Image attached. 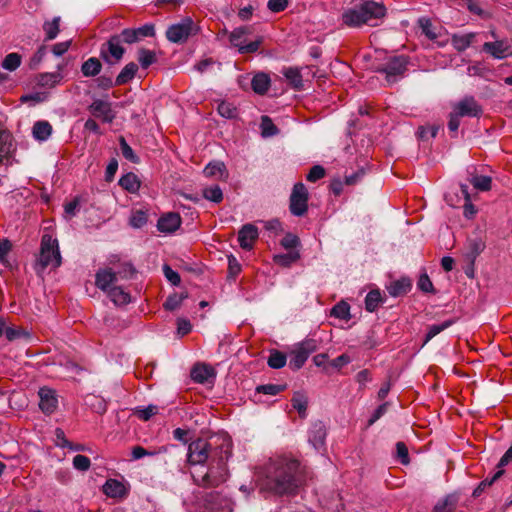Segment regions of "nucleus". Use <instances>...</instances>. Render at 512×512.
<instances>
[{
	"instance_id": "c03bdc74",
	"label": "nucleus",
	"mask_w": 512,
	"mask_h": 512,
	"mask_svg": "<svg viewBox=\"0 0 512 512\" xmlns=\"http://www.w3.org/2000/svg\"><path fill=\"white\" fill-rule=\"evenodd\" d=\"M59 22L60 17H55L52 21L44 23L43 29L46 33V39L52 40L56 38L59 33Z\"/></svg>"
},
{
	"instance_id": "8fccbe9b",
	"label": "nucleus",
	"mask_w": 512,
	"mask_h": 512,
	"mask_svg": "<svg viewBox=\"0 0 512 512\" xmlns=\"http://www.w3.org/2000/svg\"><path fill=\"white\" fill-rule=\"evenodd\" d=\"M419 25L422 30V33L425 34L429 39H436L437 33L435 32V28L433 27L431 21L426 18H421L419 20Z\"/></svg>"
},
{
	"instance_id": "0e129e2a",
	"label": "nucleus",
	"mask_w": 512,
	"mask_h": 512,
	"mask_svg": "<svg viewBox=\"0 0 512 512\" xmlns=\"http://www.w3.org/2000/svg\"><path fill=\"white\" fill-rule=\"evenodd\" d=\"M163 272L167 280L173 285H178L180 283L181 279L179 274L168 265L163 266Z\"/></svg>"
},
{
	"instance_id": "c85d7f7f",
	"label": "nucleus",
	"mask_w": 512,
	"mask_h": 512,
	"mask_svg": "<svg viewBox=\"0 0 512 512\" xmlns=\"http://www.w3.org/2000/svg\"><path fill=\"white\" fill-rule=\"evenodd\" d=\"M102 64L99 59L91 57L86 60L81 67V71L86 77H93L100 73Z\"/></svg>"
},
{
	"instance_id": "412c9836",
	"label": "nucleus",
	"mask_w": 512,
	"mask_h": 512,
	"mask_svg": "<svg viewBox=\"0 0 512 512\" xmlns=\"http://www.w3.org/2000/svg\"><path fill=\"white\" fill-rule=\"evenodd\" d=\"M15 150V145L9 130H0V163L7 159Z\"/></svg>"
},
{
	"instance_id": "3c124183",
	"label": "nucleus",
	"mask_w": 512,
	"mask_h": 512,
	"mask_svg": "<svg viewBox=\"0 0 512 512\" xmlns=\"http://www.w3.org/2000/svg\"><path fill=\"white\" fill-rule=\"evenodd\" d=\"M146 222V213L141 210L135 211L130 217V225L134 228H141L146 224Z\"/></svg>"
},
{
	"instance_id": "864d4df0",
	"label": "nucleus",
	"mask_w": 512,
	"mask_h": 512,
	"mask_svg": "<svg viewBox=\"0 0 512 512\" xmlns=\"http://www.w3.org/2000/svg\"><path fill=\"white\" fill-rule=\"evenodd\" d=\"M218 112L219 114L227 119L233 118L236 116V108L228 103V102H222L218 105Z\"/></svg>"
},
{
	"instance_id": "e433bc0d",
	"label": "nucleus",
	"mask_w": 512,
	"mask_h": 512,
	"mask_svg": "<svg viewBox=\"0 0 512 512\" xmlns=\"http://www.w3.org/2000/svg\"><path fill=\"white\" fill-rule=\"evenodd\" d=\"M382 301L381 293L378 290L370 291L365 298V308L369 312H374Z\"/></svg>"
},
{
	"instance_id": "423d86ee",
	"label": "nucleus",
	"mask_w": 512,
	"mask_h": 512,
	"mask_svg": "<svg viewBox=\"0 0 512 512\" xmlns=\"http://www.w3.org/2000/svg\"><path fill=\"white\" fill-rule=\"evenodd\" d=\"M481 113L482 109L477 101L473 97H465L454 104L448 128H458L460 125L459 117H477Z\"/></svg>"
},
{
	"instance_id": "a211bd4d",
	"label": "nucleus",
	"mask_w": 512,
	"mask_h": 512,
	"mask_svg": "<svg viewBox=\"0 0 512 512\" xmlns=\"http://www.w3.org/2000/svg\"><path fill=\"white\" fill-rule=\"evenodd\" d=\"M406 64V59L403 56L394 57L382 68V71L386 73L388 81H394L395 77L404 73Z\"/></svg>"
},
{
	"instance_id": "79ce46f5",
	"label": "nucleus",
	"mask_w": 512,
	"mask_h": 512,
	"mask_svg": "<svg viewBox=\"0 0 512 512\" xmlns=\"http://www.w3.org/2000/svg\"><path fill=\"white\" fill-rule=\"evenodd\" d=\"M186 297H187V295H185L183 293H181V294L174 293L166 299L163 306L166 310H170V311L176 310L177 308H179L181 306L183 300Z\"/></svg>"
},
{
	"instance_id": "f3484780",
	"label": "nucleus",
	"mask_w": 512,
	"mask_h": 512,
	"mask_svg": "<svg viewBox=\"0 0 512 512\" xmlns=\"http://www.w3.org/2000/svg\"><path fill=\"white\" fill-rule=\"evenodd\" d=\"M181 225V217L178 213L169 212L161 216L157 223V228L162 233H173Z\"/></svg>"
},
{
	"instance_id": "f704fd0d",
	"label": "nucleus",
	"mask_w": 512,
	"mask_h": 512,
	"mask_svg": "<svg viewBox=\"0 0 512 512\" xmlns=\"http://www.w3.org/2000/svg\"><path fill=\"white\" fill-rule=\"evenodd\" d=\"M474 37V33H469L465 35H454L452 38L453 46L455 47L456 50L460 52L464 51L471 45Z\"/></svg>"
},
{
	"instance_id": "09e8293b",
	"label": "nucleus",
	"mask_w": 512,
	"mask_h": 512,
	"mask_svg": "<svg viewBox=\"0 0 512 512\" xmlns=\"http://www.w3.org/2000/svg\"><path fill=\"white\" fill-rule=\"evenodd\" d=\"M462 193L465 195V204H464V215L466 218H472L476 214V209L474 205L470 202V196L468 194L467 185H461Z\"/></svg>"
},
{
	"instance_id": "72a5a7b5",
	"label": "nucleus",
	"mask_w": 512,
	"mask_h": 512,
	"mask_svg": "<svg viewBox=\"0 0 512 512\" xmlns=\"http://www.w3.org/2000/svg\"><path fill=\"white\" fill-rule=\"evenodd\" d=\"M457 499L453 495H448L434 506V512H453L456 508Z\"/></svg>"
},
{
	"instance_id": "20e7f679",
	"label": "nucleus",
	"mask_w": 512,
	"mask_h": 512,
	"mask_svg": "<svg viewBox=\"0 0 512 512\" xmlns=\"http://www.w3.org/2000/svg\"><path fill=\"white\" fill-rule=\"evenodd\" d=\"M61 254L57 239L44 234L41 239L40 256L37 266L44 270L47 267L57 268L61 265Z\"/></svg>"
},
{
	"instance_id": "49530a36",
	"label": "nucleus",
	"mask_w": 512,
	"mask_h": 512,
	"mask_svg": "<svg viewBox=\"0 0 512 512\" xmlns=\"http://www.w3.org/2000/svg\"><path fill=\"white\" fill-rule=\"evenodd\" d=\"M286 364V356L279 352L274 351L270 354L268 358V365L273 369H280L284 367Z\"/></svg>"
},
{
	"instance_id": "338daca9",
	"label": "nucleus",
	"mask_w": 512,
	"mask_h": 512,
	"mask_svg": "<svg viewBox=\"0 0 512 512\" xmlns=\"http://www.w3.org/2000/svg\"><path fill=\"white\" fill-rule=\"evenodd\" d=\"M397 456L402 464L409 463L408 449L403 442H398L396 444Z\"/></svg>"
},
{
	"instance_id": "a19ab883",
	"label": "nucleus",
	"mask_w": 512,
	"mask_h": 512,
	"mask_svg": "<svg viewBox=\"0 0 512 512\" xmlns=\"http://www.w3.org/2000/svg\"><path fill=\"white\" fill-rule=\"evenodd\" d=\"M21 64V56L18 53H10L6 55L2 61V67L8 71L16 70Z\"/></svg>"
},
{
	"instance_id": "13d9d810",
	"label": "nucleus",
	"mask_w": 512,
	"mask_h": 512,
	"mask_svg": "<svg viewBox=\"0 0 512 512\" xmlns=\"http://www.w3.org/2000/svg\"><path fill=\"white\" fill-rule=\"evenodd\" d=\"M288 0H269L267 8L273 13H279L284 11L288 7Z\"/></svg>"
},
{
	"instance_id": "f8f14e48",
	"label": "nucleus",
	"mask_w": 512,
	"mask_h": 512,
	"mask_svg": "<svg viewBox=\"0 0 512 512\" xmlns=\"http://www.w3.org/2000/svg\"><path fill=\"white\" fill-rule=\"evenodd\" d=\"M91 115L100 120L102 124L110 123L114 118V113L111 109V104L103 100H95L90 105Z\"/></svg>"
},
{
	"instance_id": "e2e57ef3",
	"label": "nucleus",
	"mask_w": 512,
	"mask_h": 512,
	"mask_svg": "<svg viewBox=\"0 0 512 512\" xmlns=\"http://www.w3.org/2000/svg\"><path fill=\"white\" fill-rule=\"evenodd\" d=\"M417 286L421 291L426 292V293L434 291L433 284H432L430 278L428 277V275H426V274L420 276Z\"/></svg>"
},
{
	"instance_id": "4be33fe9",
	"label": "nucleus",
	"mask_w": 512,
	"mask_h": 512,
	"mask_svg": "<svg viewBox=\"0 0 512 512\" xmlns=\"http://www.w3.org/2000/svg\"><path fill=\"white\" fill-rule=\"evenodd\" d=\"M214 370L206 364H197L191 370V378L197 383H205L214 377Z\"/></svg>"
},
{
	"instance_id": "473e14b6",
	"label": "nucleus",
	"mask_w": 512,
	"mask_h": 512,
	"mask_svg": "<svg viewBox=\"0 0 512 512\" xmlns=\"http://www.w3.org/2000/svg\"><path fill=\"white\" fill-rule=\"evenodd\" d=\"M456 321L454 319H448L440 324H433L429 326L428 332L425 337L424 344L428 343L432 338H434L436 335L444 331L445 329L452 326Z\"/></svg>"
},
{
	"instance_id": "f257e3e1",
	"label": "nucleus",
	"mask_w": 512,
	"mask_h": 512,
	"mask_svg": "<svg viewBox=\"0 0 512 512\" xmlns=\"http://www.w3.org/2000/svg\"><path fill=\"white\" fill-rule=\"evenodd\" d=\"M301 483L299 461L289 457H278L267 464L262 487L278 495L293 494Z\"/></svg>"
},
{
	"instance_id": "69168bd1",
	"label": "nucleus",
	"mask_w": 512,
	"mask_h": 512,
	"mask_svg": "<svg viewBox=\"0 0 512 512\" xmlns=\"http://www.w3.org/2000/svg\"><path fill=\"white\" fill-rule=\"evenodd\" d=\"M120 143L123 156L134 163L137 162L138 158L136 157L132 148L126 143L123 137L120 139Z\"/></svg>"
},
{
	"instance_id": "f03ea898",
	"label": "nucleus",
	"mask_w": 512,
	"mask_h": 512,
	"mask_svg": "<svg viewBox=\"0 0 512 512\" xmlns=\"http://www.w3.org/2000/svg\"><path fill=\"white\" fill-rule=\"evenodd\" d=\"M386 15L383 3L376 0H363L360 3L345 9L341 15V22L349 28H360L363 25L377 26Z\"/></svg>"
},
{
	"instance_id": "9d476101",
	"label": "nucleus",
	"mask_w": 512,
	"mask_h": 512,
	"mask_svg": "<svg viewBox=\"0 0 512 512\" xmlns=\"http://www.w3.org/2000/svg\"><path fill=\"white\" fill-rule=\"evenodd\" d=\"M317 350V341L314 339H305L295 346L290 360V366L298 370L300 369L313 352Z\"/></svg>"
},
{
	"instance_id": "052dcab7",
	"label": "nucleus",
	"mask_w": 512,
	"mask_h": 512,
	"mask_svg": "<svg viewBox=\"0 0 512 512\" xmlns=\"http://www.w3.org/2000/svg\"><path fill=\"white\" fill-rule=\"evenodd\" d=\"M300 241H299V238L292 234V233H287L284 238L281 240V245L285 248V249H293V248H296L298 245H299Z\"/></svg>"
},
{
	"instance_id": "dca6fc26",
	"label": "nucleus",
	"mask_w": 512,
	"mask_h": 512,
	"mask_svg": "<svg viewBox=\"0 0 512 512\" xmlns=\"http://www.w3.org/2000/svg\"><path fill=\"white\" fill-rule=\"evenodd\" d=\"M258 238V229L253 224H245L238 233V242L241 248L250 250Z\"/></svg>"
},
{
	"instance_id": "9b49d317",
	"label": "nucleus",
	"mask_w": 512,
	"mask_h": 512,
	"mask_svg": "<svg viewBox=\"0 0 512 512\" xmlns=\"http://www.w3.org/2000/svg\"><path fill=\"white\" fill-rule=\"evenodd\" d=\"M482 50L495 59H505L512 56V45L507 39L485 42Z\"/></svg>"
},
{
	"instance_id": "b1692460",
	"label": "nucleus",
	"mask_w": 512,
	"mask_h": 512,
	"mask_svg": "<svg viewBox=\"0 0 512 512\" xmlns=\"http://www.w3.org/2000/svg\"><path fill=\"white\" fill-rule=\"evenodd\" d=\"M107 293H108L109 298L116 305H125V304H128L131 301L130 294L128 292H126L120 286H113V287H111Z\"/></svg>"
},
{
	"instance_id": "7c9ffc66",
	"label": "nucleus",
	"mask_w": 512,
	"mask_h": 512,
	"mask_svg": "<svg viewBox=\"0 0 512 512\" xmlns=\"http://www.w3.org/2000/svg\"><path fill=\"white\" fill-rule=\"evenodd\" d=\"M103 490L108 497H118L124 494L123 484L115 479L107 480Z\"/></svg>"
},
{
	"instance_id": "bb28decb",
	"label": "nucleus",
	"mask_w": 512,
	"mask_h": 512,
	"mask_svg": "<svg viewBox=\"0 0 512 512\" xmlns=\"http://www.w3.org/2000/svg\"><path fill=\"white\" fill-rule=\"evenodd\" d=\"M291 404L293 408L298 412L301 418H305L307 415V407H308V398L302 392H295L292 399Z\"/></svg>"
},
{
	"instance_id": "6e6d98bb",
	"label": "nucleus",
	"mask_w": 512,
	"mask_h": 512,
	"mask_svg": "<svg viewBox=\"0 0 512 512\" xmlns=\"http://www.w3.org/2000/svg\"><path fill=\"white\" fill-rule=\"evenodd\" d=\"M90 464V459L87 456L78 454L73 458V466L77 470L86 471L89 469Z\"/></svg>"
},
{
	"instance_id": "1a4fd4ad",
	"label": "nucleus",
	"mask_w": 512,
	"mask_h": 512,
	"mask_svg": "<svg viewBox=\"0 0 512 512\" xmlns=\"http://www.w3.org/2000/svg\"><path fill=\"white\" fill-rule=\"evenodd\" d=\"M289 210L292 215L297 217L305 215L308 210V191L301 182L296 183L292 189Z\"/></svg>"
},
{
	"instance_id": "2f4dec72",
	"label": "nucleus",
	"mask_w": 512,
	"mask_h": 512,
	"mask_svg": "<svg viewBox=\"0 0 512 512\" xmlns=\"http://www.w3.org/2000/svg\"><path fill=\"white\" fill-rule=\"evenodd\" d=\"M119 184L122 188L129 192H136L140 187V182L137 176L133 173H128L120 178Z\"/></svg>"
},
{
	"instance_id": "0eeeda50",
	"label": "nucleus",
	"mask_w": 512,
	"mask_h": 512,
	"mask_svg": "<svg viewBox=\"0 0 512 512\" xmlns=\"http://www.w3.org/2000/svg\"><path fill=\"white\" fill-rule=\"evenodd\" d=\"M251 33V29L248 26H241L235 28L229 34V42L232 47L237 48L241 54H251L260 48L262 39L258 38L254 41H247L246 37Z\"/></svg>"
},
{
	"instance_id": "6ab92c4d",
	"label": "nucleus",
	"mask_w": 512,
	"mask_h": 512,
	"mask_svg": "<svg viewBox=\"0 0 512 512\" xmlns=\"http://www.w3.org/2000/svg\"><path fill=\"white\" fill-rule=\"evenodd\" d=\"M116 279V273H114L112 269H100L96 273L95 284L102 291L108 292L111 288V285L115 283Z\"/></svg>"
},
{
	"instance_id": "a18cd8bd",
	"label": "nucleus",
	"mask_w": 512,
	"mask_h": 512,
	"mask_svg": "<svg viewBox=\"0 0 512 512\" xmlns=\"http://www.w3.org/2000/svg\"><path fill=\"white\" fill-rule=\"evenodd\" d=\"M284 76L295 88L302 87V75L297 68H288L284 71Z\"/></svg>"
},
{
	"instance_id": "ea45409f",
	"label": "nucleus",
	"mask_w": 512,
	"mask_h": 512,
	"mask_svg": "<svg viewBox=\"0 0 512 512\" xmlns=\"http://www.w3.org/2000/svg\"><path fill=\"white\" fill-rule=\"evenodd\" d=\"M491 182H492L491 177L484 176V175H480V176L476 175L470 179V183L473 185V187L480 191L490 190Z\"/></svg>"
},
{
	"instance_id": "39448f33",
	"label": "nucleus",
	"mask_w": 512,
	"mask_h": 512,
	"mask_svg": "<svg viewBox=\"0 0 512 512\" xmlns=\"http://www.w3.org/2000/svg\"><path fill=\"white\" fill-rule=\"evenodd\" d=\"M199 32V26L191 17H184L178 23L170 25L166 30V38L171 43H184Z\"/></svg>"
},
{
	"instance_id": "774afa93",
	"label": "nucleus",
	"mask_w": 512,
	"mask_h": 512,
	"mask_svg": "<svg viewBox=\"0 0 512 512\" xmlns=\"http://www.w3.org/2000/svg\"><path fill=\"white\" fill-rule=\"evenodd\" d=\"M192 329L191 323L186 319H178L177 321V331L180 335L188 334Z\"/></svg>"
},
{
	"instance_id": "4468645a",
	"label": "nucleus",
	"mask_w": 512,
	"mask_h": 512,
	"mask_svg": "<svg viewBox=\"0 0 512 512\" xmlns=\"http://www.w3.org/2000/svg\"><path fill=\"white\" fill-rule=\"evenodd\" d=\"M326 427L321 421H316L311 425L308 432V441L317 451H320L325 445Z\"/></svg>"
},
{
	"instance_id": "c756f323",
	"label": "nucleus",
	"mask_w": 512,
	"mask_h": 512,
	"mask_svg": "<svg viewBox=\"0 0 512 512\" xmlns=\"http://www.w3.org/2000/svg\"><path fill=\"white\" fill-rule=\"evenodd\" d=\"M410 288L411 282L408 279H401L392 282L387 289L391 296L397 297L406 294Z\"/></svg>"
},
{
	"instance_id": "680f3d73",
	"label": "nucleus",
	"mask_w": 512,
	"mask_h": 512,
	"mask_svg": "<svg viewBox=\"0 0 512 512\" xmlns=\"http://www.w3.org/2000/svg\"><path fill=\"white\" fill-rule=\"evenodd\" d=\"M325 176V170L322 166L315 165L313 166L309 173L307 174V180L310 182H315Z\"/></svg>"
},
{
	"instance_id": "6e6552de",
	"label": "nucleus",
	"mask_w": 512,
	"mask_h": 512,
	"mask_svg": "<svg viewBox=\"0 0 512 512\" xmlns=\"http://www.w3.org/2000/svg\"><path fill=\"white\" fill-rule=\"evenodd\" d=\"M212 444L206 439L199 438L189 444L188 461L190 464H204L208 459L214 462L217 457Z\"/></svg>"
},
{
	"instance_id": "58836bf2",
	"label": "nucleus",
	"mask_w": 512,
	"mask_h": 512,
	"mask_svg": "<svg viewBox=\"0 0 512 512\" xmlns=\"http://www.w3.org/2000/svg\"><path fill=\"white\" fill-rule=\"evenodd\" d=\"M331 315L343 319V320H349L350 319V306L348 303L341 301L337 303L331 310Z\"/></svg>"
},
{
	"instance_id": "cd10ccee",
	"label": "nucleus",
	"mask_w": 512,
	"mask_h": 512,
	"mask_svg": "<svg viewBox=\"0 0 512 512\" xmlns=\"http://www.w3.org/2000/svg\"><path fill=\"white\" fill-rule=\"evenodd\" d=\"M49 97V92L46 90L33 91L26 93L20 97L22 103H28L31 106L45 102Z\"/></svg>"
},
{
	"instance_id": "bf43d9fd",
	"label": "nucleus",
	"mask_w": 512,
	"mask_h": 512,
	"mask_svg": "<svg viewBox=\"0 0 512 512\" xmlns=\"http://www.w3.org/2000/svg\"><path fill=\"white\" fill-rule=\"evenodd\" d=\"M139 41L146 37H153L155 35V28L153 24H145L135 29Z\"/></svg>"
},
{
	"instance_id": "a878e982",
	"label": "nucleus",
	"mask_w": 512,
	"mask_h": 512,
	"mask_svg": "<svg viewBox=\"0 0 512 512\" xmlns=\"http://www.w3.org/2000/svg\"><path fill=\"white\" fill-rule=\"evenodd\" d=\"M137 70L138 66L134 62L126 64L119 75L116 77L115 85H124L131 81L134 78Z\"/></svg>"
},
{
	"instance_id": "5fc2aeb1",
	"label": "nucleus",
	"mask_w": 512,
	"mask_h": 512,
	"mask_svg": "<svg viewBox=\"0 0 512 512\" xmlns=\"http://www.w3.org/2000/svg\"><path fill=\"white\" fill-rule=\"evenodd\" d=\"M116 36L120 37L121 42L127 44H133L139 41L135 29H124L120 34Z\"/></svg>"
},
{
	"instance_id": "2eb2a0df",
	"label": "nucleus",
	"mask_w": 512,
	"mask_h": 512,
	"mask_svg": "<svg viewBox=\"0 0 512 512\" xmlns=\"http://www.w3.org/2000/svg\"><path fill=\"white\" fill-rule=\"evenodd\" d=\"M39 397V407L44 413L51 414L56 410L58 400L55 391L50 388L43 387L39 390Z\"/></svg>"
},
{
	"instance_id": "7ed1b4c3",
	"label": "nucleus",
	"mask_w": 512,
	"mask_h": 512,
	"mask_svg": "<svg viewBox=\"0 0 512 512\" xmlns=\"http://www.w3.org/2000/svg\"><path fill=\"white\" fill-rule=\"evenodd\" d=\"M195 484L203 488H214L227 479V468L223 456L211 461L207 471L196 470L192 473Z\"/></svg>"
},
{
	"instance_id": "aec40b11",
	"label": "nucleus",
	"mask_w": 512,
	"mask_h": 512,
	"mask_svg": "<svg viewBox=\"0 0 512 512\" xmlns=\"http://www.w3.org/2000/svg\"><path fill=\"white\" fill-rule=\"evenodd\" d=\"M203 173L208 178H217L219 180H227L229 176L225 164L221 161L208 163L204 168Z\"/></svg>"
},
{
	"instance_id": "603ef678",
	"label": "nucleus",
	"mask_w": 512,
	"mask_h": 512,
	"mask_svg": "<svg viewBox=\"0 0 512 512\" xmlns=\"http://www.w3.org/2000/svg\"><path fill=\"white\" fill-rule=\"evenodd\" d=\"M284 386L282 385H276V384H265V385H260L256 388V391L258 393H263V394H266V395H277L279 394L281 391L284 390Z\"/></svg>"
},
{
	"instance_id": "393cba45",
	"label": "nucleus",
	"mask_w": 512,
	"mask_h": 512,
	"mask_svg": "<svg viewBox=\"0 0 512 512\" xmlns=\"http://www.w3.org/2000/svg\"><path fill=\"white\" fill-rule=\"evenodd\" d=\"M251 86L255 93L264 94L270 87V78L265 73H258L252 78Z\"/></svg>"
},
{
	"instance_id": "de8ad7c7",
	"label": "nucleus",
	"mask_w": 512,
	"mask_h": 512,
	"mask_svg": "<svg viewBox=\"0 0 512 512\" xmlns=\"http://www.w3.org/2000/svg\"><path fill=\"white\" fill-rule=\"evenodd\" d=\"M158 412L159 408L156 405H149L145 408L136 409L135 415L143 421H148L152 416L156 415Z\"/></svg>"
},
{
	"instance_id": "37998d69",
	"label": "nucleus",
	"mask_w": 512,
	"mask_h": 512,
	"mask_svg": "<svg viewBox=\"0 0 512 512\" xmlns=\"http://www.w3.org/2000/svg\"><path fill=\"white\" fill-rule=\"evenodd\" d=\"M203 196L205 199L212 201L214 203H219L223 199L222 190L217 185L205 188L203 191Z\"/></svg>"
},
{
	"instance_id": "5701e85b",
	"label": "nucleus",
	"mask_w": 512,
	"mask_h": 512,
	"mask_svg": "<svg viewBox=\"0 0 512 512\" xmlns=\"http://www.w3.org/2000/svg\"><path fill=\"white\" fill-rule=\"evenodd\" d=\"M61 80L60 73H42L35 77L37 86L45 89H51L55 87Z\"/></svg>"
},
{
	"instance_id": "c9c22d12",
	"label": "nucleus",
	"mask_w": 512,
	"mask_h": 512,
	"mask_svg": "<svg viewBox=\"0 0 512 512\" xmlns=\"http://www.w3.org/2000/svg\"><path fill=\"white\" fill-rule=\"evenodd\" d=\"M300 258L298 251H290L285 254H278L274 256V262L283 267H289L292 263Z\"/></svg>"
},
{
	"instance_id": "ddd939ff",
	"label": "nucleus",
	"mask_w": 512,
	"mask_h": 512,
	"mask_svg": "<svg viewBox=\"0 0 512 512\" xmlns=\"http://www.w3.org/2000/svg\"><path fill=\"white\" fill-rule=\"evenodd\" d=\"M121 43L120 37L114 35L111 36L107 44L103 46L101 55L107 62H111L109 56L112 57L115 62H118L123 57L125 50L121 46Z\"/></svg>"
},
{
	"instance_id": "4d7b16f0",
	"label": "nucleus",
	"mask_w": 512,
	"mask_h": 512,
	"mask_svg": "<svg viewBox=\"0 0 512 512\" xmlns=\"http://www.w3.org/2000/svg\"><path fill=\"white\" fill-rule=\"evenodd\" d=\"M158 452L155 450H147L142 446H134L131 451L132 460H138L145 456H154Z\"/></svg>"
},
{
	"instance_id": "4c0bfd02",
	"label": "nucleus",
	"mask_w": 512,
	"mask_h": 512,
	"mask_svg": "<svg viewBox=\"0 0 512 512\" xmlns=\"http://www.w3.org/2000/svg\"><path fill=\"white\" fill-rule=\"evenodd\" d=\"M156 54L154 51L147 50L144 48L139 49L138 51V61L142 68L146 69L150 65L156 62Z\"/></svg>"
}]
</instances>
